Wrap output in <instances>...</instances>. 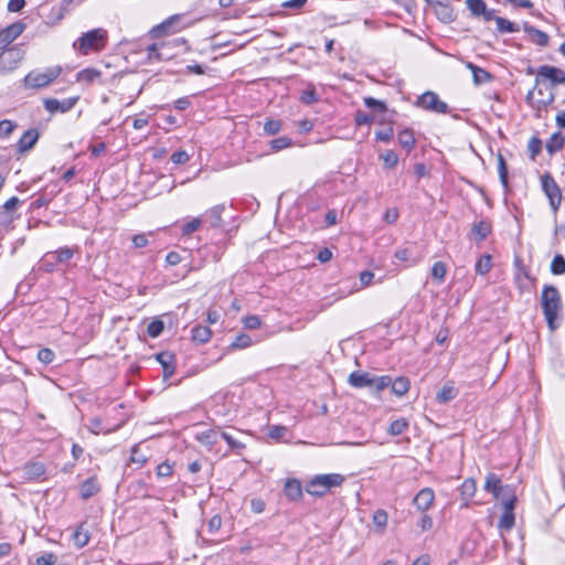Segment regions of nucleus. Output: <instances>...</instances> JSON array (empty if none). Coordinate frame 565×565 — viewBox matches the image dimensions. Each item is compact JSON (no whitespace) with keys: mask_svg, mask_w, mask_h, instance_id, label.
Masks as SVG:
<instances>
[{"mask_svg":"<svg viewBox=\"0 0 565 565\" xmlns=\"http://www.w3.org/2000/svg\"><path fill=\"white\" fill-rule=\"evenodd\" d=\"M541 306L547 327L555 330L556 320L563 309V302L558 289L553 285H545L541 294Z\"/></svg>","mask_w":565,"mask_h":565,"instance_id":"nucleus-1","label":"nucleus"},{"mask_svg":"<svg viewBox=\"0 0 565 565\" xmlns=\"http://www.w3.org/2000/svg\"><path fill=\"white\" fill-rule=\"evenodd\" d=\"M108 42V32L97 28L83 33L74 43L73 47L82 55L98 53L105 50Z\"/></svg>","mask_w":565,"mask_h":565,"instance_id":"nucleus-2","label":"nucleus"},{"mask_svg":"<svg viewBox=\"0 0 565 565\" xmlns=\"http://www.w3.org/2000/svg\"><path fill=\"white\" fill-rule=\"evenodd\" d=\"M77 252V246H63L55 250L46 252L40 260V268L51 274L58 270L61 267H68L70 262Z\"/></svg>","mask_w":565,"mask_h":565,"instance_id":"nucleus-3","label":"nucleus"},{"mask_svg":"<svg viewBox=\"0 0 565 565\" xmlns=\"http://www.w3.org/2000/svg\"><path fill=\"white\" fill-rule=\"evenodd\" d=\"M344 480L340 473L317 475L307 482L305 490L312 497L321 498L332 488L340 487Z\"/></svg>","mask_w":565,"mask_h":565,"instance_id":"nucleus-4","label":"nucleus"},{"mask_svg":"<svg viewBox=\"0 0 565 565\" xmlns=\"http://www.w3.org/2000/svg\"><path fill=\"white\" fill-rule=\"evenodd\" d=\"M62 73L60 65L49 66L44 70H33L23 78V86L26 89H41L47 87Z\"/></svg>","mask_w":565,"mask_h":565,"instance_id":"nucleus-5","label":"nucleus"},{"mask_svg":"<svg viewBox=\"0 0 565 565\" xmlns=\"http://www.w3.org/2000/svg\"><path fill=\"white\" fill-rule=\"evenodd\" d=\"M24 55L25 51L20 44L0 51V73L6 74L18 68Z\"/></svg>","mask_w":565,"mask_h":565,"instance_id":"nucleus-6","label":"nucleus"},{"mask_svg":"<svg viewBox=\"0 0 565 565\" xmlns=\"http://www.w3.org/2000/svg\"><path fill=\"white\" fill-rule=\"evenodd\" d=\"M545 82H548L552 88L565 84V71L546 64L539 66L535 77V88Z\"/></svg>","mask_w":565,"mask_h":565,"instance_id":"nucleus-7","label":"nucleus"},{"mask_svg":"<svg viewBox=\"0 0 565 565\" xmlns=\"http://www.w3.org/2000/svg\"><path fill=\"white\" fill-rule=\"evenodd\" d=\"M541 185L544 194L548 199L551 209L556 213L559 210L563 200L559 185L548 172L541 175Z\"/></svg>","mask_w":565,"mask_h":565,"instance_id":"nucleus-8","label":"nucleus"},{"mask_svg":"<svg viewBox=\"0 0 565 565\" xmlns=\"http://www.w3.org/2000/svg\"><path fill=\"white\" fill-rule=\"evenodd\" d=\"M416 106L437 114H447L449 110L448 105L440 100L438 95L431 90L422 94L416 100Z\"/></svg>","mask_w":565,"mask_h":565,"instance_id":"nucleus-9","label":"nucleus"},{"mask_svg":"<svg viewBox=\"0 0 565 565\" xmlns=\"http://www.w3.org/2000/svg\"><path fill=\"white\" fill-rule=\"evenodd\" d=\"M25 25L22 22L12 23L0 30V51L12 46L11 43L18 39L24 31Z\"/></svg>","mask_w":565,"mask_h":565,"instance_id":"nucleus-10","label":"nucleus"},{"mask_svg":"<svg viewBox=\"0 0 565 565\" xmlns=\"http://www.w3.org/2000/svg\"><path fill=\"white\" fill-rule=\"evenodd\" d=\"M20 200L17 196L10 198L0 206V225L8 227L18 217L17 209Z\"/></svg>","mask_w":565,"mask_h":565,"instance_id":"nucleus-11","label":"nucleus"},{"mask_svg":"<svg viewBox=\"0 0 565 565\" xmlns=\"http://www.w3.org/2000/svg\"><path fill=\"white\" fill-rule=\"evenodd\" d=\"M78 97L65 98L63 100L47 98L44 99L43 104L44 108L50 113H67L75 106Z\"/></svg>","mask_w":565,"mask_h":565,"instance_id":"nucleus-12","label":"nucleus"},{"mask_svg":"<svg viewBox=\"0 0 565 565\" xmlns=\"http://www.w3.org/2000/svg\"><path fill=\"white\" fill-rule=\"evenodd\" d=\"M434 499V491L430 488H424L415 495L413 502L417 510L425 512L431 507Z\"/></svg>","mask_w":565,"mask_h":565,"instance_id":"nucleus-13","label":"nucleus"},{"mask_svg":"<svg viewBox=\"0 0 565 565\" xmlns=\"http://www.w3.org/2000/svg\"><path fill=\"white\" fill-rule=\"evenodd\" d=\"M39 131L35 128L28 129L19 139L17 147L19 152L31 150L39 140Z\"/></svg>","mask_w":565,"mask_h":565,"instance_id":"nucleus-14","label":"nucleus"},{"mask_svg":"<svg viewBox=\"0 0 565 565\" xmlns=\"http://www.w3.org/2000/svg\"><path fill=\"white\" fill-rule=\"evenodd\" d=\"M509 486H502L501 479L495 473H488L484 482V490L498 499L502 491L509 490Z\"/></svg>","mask_w":565,"mask_h":565,"instance_id":"nucleus-15","label":"nucleus"},{"mask_svg":"<svg viewBox=\"0 0 565 565\" xmlns=\"http://www.w3.org/2000/svg\"><path fill=\"white\" fill-rule=\"evenodd\" d=\"M100 491V484L96 476L87 478L79 486V493L83 500H88Z\"/></svg>","mask_w":565,"mask_h":565,"instance_id":"nucleus-16","label":"nucleus"},{"mask_svg":"<svg viewBox=\"0 0 565 565\" xmlns=\"http://www.w3.org/2000/svg\"><path fill=\"white\" fill-rule=\"evenodd\" d=\"M180 20V17L179 15H172L170 17L169 19H167L166 21H163L162 23L153 26L150 31H149V35L153 39H159L166 34H169L171 32H174V30H172L174 23H177L178 21Z\"/></svg>","mask_w":565,"mask_h":565,"instance_id":"nucleus-17","label":"nucleus"},{"mask_svg":"<svg viewBox=\"0 0 565 565\" xmlns=\"http://www.w3.org/2000/svg\"><path fill=\"white\" fill-rule=\"evenodd\" d=\"M157 361L163 369V379L167 380L174 374V355L170 352H160L156 355Z\"/></svg>","mask_w":565,"mask_h":565,"instance_id":"nucleus-18","label":"nucleus"},{"mask_svg":"<svg viewBox=\"0 0 565 565\" xmlns=\"http://www.w3.org/2000/svg\"><path fill=\"white\" fill-rule=\"evenodd\" d=\"M284 493L290 501H300L302 499V486L298 479H288L284 487Z\"/></svg>","mask_w":565,"mask_h":565,"instance_id":"nucleus-19","label":"nucleus"},{"mask_svg":"<svg viewBox=\"0 0 565 565\" xmlns=\"http://www.w3.org/2000/svg\"><path fill=\"white\" fill-rule=\"evenodd\" d=\"M458 395V388L455 386L452 381L446 382L440 391L436 394V401L439 404H446L455 399Z\"/></svg>","mask_w":565,"mask_h":565,"instance_id":"nucleus-20","label":"nucleus"},{"mask_svg":"<svg viewBox=\"0 0 565 565\" xmlns=\"http://www.w3.org/2000/svg\"><path fill=\"white\" fill-rule=\"evenodd\" d=\"M348 382L351 386L355 388L371 387L372 375L367 372L355 371L349 375Z\"/></svg>","mask_w":565,"mask_h":565,"instance_id":"nucleus-21","label":"nucleus"},{"mask_svg":"<svg viewBox=\"0 0 565 565\" xmlns=\"http://www.w3.org/2000/svg\"><path fill=\"white\" fill-rule=\"evenodd\" d=\"M523 30L525 33H527L532 41L536 43L540 46H547L550 36L544 31H541L536 29L535 26L531 25L530 23L525 22L523 24Z\"/></svg>","mask_w":565,"mask_h":565,"instance_id":"nucleus-22","label":"nucleus"},{"mask_svg":"<svg viewBox=\"0 0 565 565\" xmlns=\"http://www.w3.org/2000/svg\"><path fill=\"white\" fill-rule=\"evenodd\" d=\"M146 52L149 63L169 61L174 56V53H161L159 43L148 45Z\"/></svg>","mask_w":565,"mask_h":565,"instance_id":"nucleus-23","label":"nucleus"},{"mask_svg":"<svg viewBox=\"0 0 565 565\" xmlns=\"http://www.w3.org/2000/svg\"><path fill=\"white\" fill-rule=\"evenodd\" d=\"M24 477L28 480L44 479L46 472L45 466L42 462H29L24 466Z\"/></svg>","mask_w":565,"mask_h":565,"instance_id":"nucleus-24","label":"nucleus"},{"mask_svg":"<svg viewBox=\"0 0 565 565\" xmlns=\"http://www.w3.org/2000/svg\"><path fill=\"white\" fill-rule=\"evenodd\" d=\"M492 231V225L489 221L481 220L472 225L471 234L477 242L484 241Z\"/></svg>","mask_w":565,"mask_h":565,"instance_id":"nucleus-25","label":"nucleus"},{"mask_svg":"<svg viewBox=\"0 0 565 565\" xmlns=\"http://www.w3.org/2000/svg\"><path fill=\"white\" fill-rule=\"evenodd\" d=\"M466 67L471 71L473 83L476 85L488 83L493 78V76L488 71L477 66L472 62H467Z\"/></svg>","mask_w":565,"mask_h":565,"instance_id":"nucleus-26","label":"nucleus"},{"mask_svg":"<svg viewBox=\"0 0 565 565\" xmlns=\"http://www.w3.org/2000/svg\"><path fill=\"white\" fill-rule=\"evenodd\" d=\"M477 490L476 481L471 478L466 479L460 486V494L463 500L461 507L468 508L469 501L472 499Z\"/></svg>","mask_w":565,"mask_h":565,"instance_id":"nucleus-27","label":"nucleus"},{"mask_svg":"<svg viewBox=\"0 0 565 565\" xmlns=\"http://www.w3.org/2000/svg\"><path fill=\"white\" fill-rule=\"evenodd\" d=\"M89 539L90 534L86 527V523H81L72 535L73 543L77 548L86 546L89 542Z\"/></svg>","mask_w":565,"mask_h":565,"instance_id":"nucleus-28","label":"nucleus"},{"mask_svg":"<svg viewBox=\"0 0 565 565\" xmlns=\"http://www.w3.org/2000/svg\"><path fill=\"white\" fill-rule=\"evenodd\" d=\"M397 139L401 147L405 149L407 153H409L414 149L416 140L414 137V131L412 129L406 128L399 131Z\"/></svg>","mask_w":565,"mask_h":565,"instance_id":"nucleus-29","label":"nucleus"},{"mask_svg":"<svg viewBox=\"0 0 565 565\" xmlns=\"http://www.w3.org/2000/svg\"><path fill=\"white\" fill-rule=\"evenodd\" d=\"M223 211L224 205L213 206L212 209L205 212V221L209 222L212 227L221 226Z\"/></svg>","mask_w":565,"mask_h":565,"instance_id":"nucleus-30","label":"nucleus"},{"mask_svg":"<svg viewBox=\"0 0 565 565\" xmlns=\"http://www.w3.org/2000/svg\"><path fill=\"white\" fill-rule=\"evenodd\" d=\"M192 340L198 343H206L212 337V331L205 326H195L191 330Z\"/></svg>","mask_w":565,"mask_h":565,"instance_id":"nucleus-31","label":"nucleus"},{"mask_svg":"<svg viewBox=\"0 0 565 565\" xmlns=\"http://www.w3.org/2000/svg\"><path fill=\"white\" fill-rule=\"evenodd\" d=\"M411 383L406 376H399L392 381L391 387L396 396H404L409 390Z\"/></svg>","mask_w":565,"mask_h":565,"instance_id":"nucleus-32","label":"nucleus"},{"mask_svg":"<svg viewBox=\"0 0 565 565\" xmlns=\"http://www.w3.org/2000/svg\"><path fill=\"white\" fill-rule=\"evenodd\" d=\"M565 143V138L561 132H554L546 142V150L550 154L559 151Z\"/></svg>","mask_w":565,"mask_h":565,"instance_id":"nucleus-33","label":"nucleus"},{"mask_svg":"<svg viewBox=\"0 0 565 565\" xmlns=\"http://www.w3.org/2000/svg\"><path fill=\"white\" fill-rule=\"evenodd\" d=\"M514 524H515L514 512H505V511H503L501 516H500L499 523H498L499 530L500 531L509 532L510 530L513 529Z\"/></svg>","mask_w":565,"mask_h":565,"instance_id":"nucleus-34","label":"nucleus"},{"mask_svg":"<svg viewBox=\"0 0 565 565\" xmlns=\"http://www.w3.org/2000/svg\"><path fill=\"white\" fill-rule=\"evenodd\" d=\"M100 76V72L95 68H85L77 73L76 79L81 83L92 84Z\"/></svg>","mask_w":565,"mask_h":565,"instance_id":"nucleus-35","label":"nucleus"},{"mask_svg":"<svg viewBox=\"0 0 565 565\" xmlns=\"http://www.w3.org/2000/svg\"><path fill=\"white\" fill-rule=\"evenodd\" d=\"M495 23H497V28H498V31L500 33H515V32H519L520 28L518 24L509 21L508 19H504V18H495Z\"/></svg>","mask_w":565,"mask_h":565,"instance_id":"nucleus-36","label":"nucleus"},{"mask_svg":"<svg viewBox=\"0 0 565 565\" xmlns=\"http://www.w3.org/2000/svg\"><path fill=\"white\" fill-rule=\"evenodd\" d=\"M492 262L489 254L482 255L476 263L475 270L478 275H486L491 270Z\"/></svg>","mask_w":565,"mask_h":565,"instance_id":"nucleus-37","label":"nucleus"},{"mask_svg":"<svg viewBox=\"0 0 565 565\" xmlns=\"http://www.w3.org/2000/svg\"><path fill=\"white\" fill-rule=\"evenodd\" d=\"M408 426L409 424L405 418H398L391 423L387 433L391 436H399L408 428Z\"/></svg>","mask_w":565,"mask_h":565,"instance_id":"nucleus-38","label":"nucleus"},{"mask_svg":"<svg viewBox=\"0 0 565 565\" xmlns=\"http://www.w3.org/2000/svg\"><path fill=\"white\" fill-rule=\"evenodd\" d=\"M447 274V266L444 262H436L430 270L431 278L437 282H443Z\"/></svg>","mask_w":565,"mask_h":565,"instance_id":"nucleus-39","label":"nucleus"},{"mask_svg":"<svg viewBox=\"0 0 565 565\" xmlns=\"http://www.w3.org/2000/svg\"><path fill=\"white\" fill-rule=\"evenodd\" d=\"M18 128V124L10 119L0 121V139H7Z\"/></svg>","mask_w":565,"mask_h":565,"instance_id":"nucleus-40","label":"nucleus"},{"mask_svg":"<svg viewBox=\"0 0 565 565\" xmlns=\"http://www.w3.org/2000/svg\"><path fill=\"white\" fill-rule=\"evenodd\" d=\"M89 430L93 433V434H109L114 430H116V428H108V427H104L103 426V420L99 418V417H94L89 420Z\"/></svg>","mask_w":565,"mask_h":565,"instance_id":"nucleus-41","label":"nucleus"},{"mask_svg":"<svg viewBox=\"0 0 565 565\" xmlns=\"http://www.w3.org/2000/svg\"><path fill=\"white\" fill-rule=\"evenodd\" d=\"M550 268L553 275L565 274V257L561 254L555 255L551 262Z\"/></svg>","mask_w":565,"mask_h":565,"instance_id":"nucleus-42","label":"nucleus"},{"mask_svg":"<svg viewBox=\"0 0 565 565\" xmlns=\"http://www.w3.org/2000/svg\"><path fill=\"white\" fill-rule=\"evenodd\" d=\"M381 160L386 169H393L398 163V157L395 151L386 150L380 154Z\"/></svg>","mask_w":565,"mask_h":565,"instance_id":"nucleus-43","label":"nucleus"},{"mask_svg":"<svg viewBox=\"0 0 565 565\" xmlns=\"http://www.w3.org/2000/svg\"><path fill=\"white\" fill-rule=\"evenodd\" d=\"M466 4L468 10L475 17H481V13L484 12L487 6L484 0H466Z\"/></svg>","mask_w":565,"mask_h":565,"instance_id":"nucleus-44","label":"nucleus"},{"mask_svg":"<svg viewBox=\"0 0 565 565\" xmlns=\"http://www.w3.org/2000/svg\"><path fill=\"white\" fill-rule=\"evenodd\" d=\"M436 13L445 22H450L452 20L451 8L448 4L443 3L440 1L436 2Z\"/></svg>","mask_w":565,"mask_h":565,"instance_id":"nucleus-45","label":"nucleus"},{"mask_svg":"<svg viewBox=\"0 0 565 565\" xmlns=\"http://www.w3.org/2000/svg\"><path fill=\"white\" fill-rule=\"evenodd\" d=\"M498 172H499V178H500L502 185L504 188H508V185H509L508 167H507V162L501 153L498 154Z\"/></svg>","mask_w":565,"mask_h":565,"instance_id":"nucleus-46","label":"nucleus"},{"mask_svg":"<svg viewBox=\"0 0 565 565\" xmlns=\"http://www.w3.org/2000/svg\"><path fill=\"white\" fill-rule=\"evenodd\" d=\"M130 461L137 463L139 468L147 463L148 456L140 451L139 445L131 448Z\"/></svg>","mask_w":565,"mask_h":565,"instance_id":"nucleus-47","label":"nucleus"},{"mask_svg":"<svg viewBox=\"0 0 565 565\" xmlns=\"http://www.w3.org/2000/svg\"><path fill=\"white\" fill-rule=\"evenodd\" d=\"M392 383V379L387 375L383 376H374L372 375V386L374 387L375 392H381L384 388L388 387Z\"/></svg>","mask_w":565,"mask_h":565,"instance_id":"nucleus-48","label":"nucleus"},{"mask_svg":"<svg viewBox=\"0 0 565 565\" xmlns=\"http://www.w3.org/2000/svg\"><path fill=\"white\" fill-rule=\"evenodd\" d=\"M269 145L273 151H280L282 149L290 147L292 145V141L289 137L284 136L273 139L269 142Z\"/></svg>","mask_w":565,"mask_h":565,"instance_id":"nucleus-49","label":"nucleus"},{"mask_svg":"<svg viewBox=\"0 0 565 565\" xmlns=\"http://www.w3.org/2000/svg\"><path fill=\"white\" fill-rule=\"evenodd\" d=\"M387 520H388L387 512L383 509L376 510L373 514L374 525L377 526L379 529H381L382 531L386 527Z\"/></svg>","mask_w":565,"mask_h":565,"instance_id":"nucleus-50","label":"nucleus"},{"mask_svg":"<svg viewBox=\"0 0 565 565\" xmlns=\"http://www.w3.org/2000/svg\"><path fill=\"white\" fill-rule=\"evenodd\" d=\"M202 222L203 221L200 217H194L191 221L186 222L182 226V230H181L182 235H184V236L191 235L192 233H194L195 231L199 230V227L202 225Z\"/></svg>","mask_w":565,"mask_h":565,"instance_id":"nucleus-51","label":"nucleus"},{"mask_svg":"<svg viewBox=\"0 0 565 565\" xmlns=\"http://www.w3.org/2000/svg\"><path fill=\"white\" fill-rule=\"evenodd\" d=\"M163 322L159 319L152 320L147 327V333L151 338H158L163 331Z\"/></svg>","mask_w":565,"mask_h":565,"instance_id":"nucleus-52","label":"nucleus"},{"mask_svg":"<svg viewBox=\"0 0 565 565\" xmlns=\"http://www.w3.org/2000/svg\"><path fill=\"white\" fill-rule=\"evenodd\" d=\"M527 150L532 160L542 151V141L537 137H532L527 143Z\"/></svg>","mask_w":565,"mask_h":565,"instance_id":"nucleus-53","label":"nucleus"},{"mask_svg":"<svg viewBox=\"0 0 565 565\" xmlns=\"http://www.w3.org/2000/svg\"><path fill=\"white\" fill-rule=\"evenodd\" d=\"M282 124L280 120L268 119L264 124V131L268 136L278 134L281 130Z\"/></svg>","mask_w":565,"mask_h":565,"instance_id":"nucleus-54","label":"nucleus"},{"mask_svg":"<svg viewBox=\"0 0 565 565\" xmlns=\"http://www.w3.org/2000/svg\"><path fill=\"white\" fill-rule=\"evenodd\" d=\"M252 338L246 333L238 334L235 340L232 342L231 347L234 349H246L250 347Z\"/></svg>","mask_w":565,"mask_h":565,"instance_id":"nucleus-55","label":"nucleus"},{"mask_svg":"<svg viewBox=\"0 0 565 565\" xmlns=\"http://www.w3.org/2000/svg\"><path fill=\"white\" fill-rule=\"evenodd\" d=\"M216 438H217V431L214 429L205 430L198 436V440L205 445L216 444V441H217Z\"/></svg>","mask_w":565,"mask_h":565,"instance_id":"nucleus-56","label":"nucleus"},{"mask_svg":"<svg viewBox=\"0 0 565 565\" xmlns=\"http://www.w3.org/2000/svg\"><path fill=\"white\" fill-rule=\"evenodd\" d=\"M413 253L409 248H401L397 249L394 254L395 258L401 262H411L412 265H415L418 259L412 257Z\"/></svg>","mask_w":565,"mask_h":565,"instance_id":"nucleus-57","label":"nucleus"},{"mask_svg":"<svg viewBox=\"0 0 565 565\" xmlns=\"http://www.w3.org/2000/svg\"><path fill=\"white\" fill-rule=\"evenodd\" d=\"M38 359L43 364H51L55 359V353L52 349L43 348L38 352Z\"/></svg>","mask_w":565,"mask_h":565,"instance_id":"nucleus-58","label":"nucleus"},{"mask_svg":"<svg viewBox=\"0 0 565 565\" xmlns=\"http://www.w3.org/2000/svg\"><path fill=\"white\" fill-rule=\"evenodd\" d=\"M300 99L303 104L311 105L313 103H317L319 98L315 87L311 86L310 88L302 92Z\"/></svg>","mask_w":565,"mask_h":565,"instance_id":"nucleus-59","label":"nucleus"},{"mask_svg":"<svg viewBox=\"0 0 565 565\" xmlns=\"http://www.w3.org/2000/svg\"><path fill=\"white\" fill-rule=\"evenodd\" d=\"M287 430L288 429L285 426L275 425V426L269 427L268 436L271 439L279 440L285 437V435L287 434Z\"/></svg>","mask_w":565,"mask_h":565,"instance_id":"nucleus-60","label":"nucleus"},{"mask_svg":"<svg viewBox=\"0 0 565 565\" xmlns=\"http://www.w3.org/2000/svg\"><path fill=\"white\" fill-rule=\"evenodd\" d=\"M364 105L367 108L377 109L379 111H385L386 105L384 102L375 99L373 97H365L364 98Z\"/></svg>","mask_w":565,"mask_h":565,"instance_id":"nucleus-61","label":"nucleus"},{"mask_svg":"<svg viewBox=\"0 0 565 565\" xmlns=\"http://www.w3.org/2000/svg\"><path fill=\"white\" fill-rule=\"evenodd\" d=\"M173 472L172 465L169 463V461H163L157 467V477L158 478H164L170 477Z\"/></svg>","mask_w":565,"mask_h":565,"instance_id":"nucleus-62","label":"nucleus"},{"mask_svg":"<svg viewBox=\"0 0 565 565\" xmlns=\"http://www.w3.org/2000/svg\"><path fill=\"white\" fill-rule=\"evenodd\" d=\"M57 561V556L53 553H44L39 556L35 561V565H54Z\"/></svg>","mask_w":565,"mask_h":565,"instance_id":"nucleus-63","label":"nucleus"},{"mask_svg":"<svg viewBox=\"0 0 565 565\" xmlns=\"http://www.w3.org/2000/svg\"><path fill=\"white\" fill-rule=\"evenodd\" d=\"M243 322H244V327L249 329V330H256L262 324L260 318L258 316H256V315L247 316L243 320Z\"/></svg>","mask_w":565,"mask_h":565,"instance_id":"nucleus-64","label":"nucleus"}]
</instances>
